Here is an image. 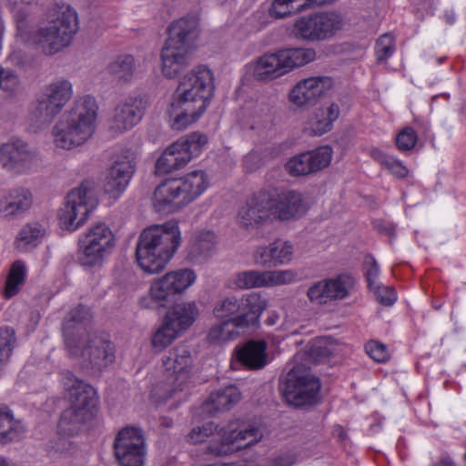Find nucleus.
Listing matches in <instances>:
<instances>
[{"label": "nucleus", "instance_id": "obj_15", "mask_svg": "<svg viewBox=\"0 0 466 466\" xmlns=\"http://www.w3.org/2000/svg\"><path fill=\"white\" fill-rule=\"evenodd\" d=\"M219 440H211L206 448V453L216 457L226 456L236 451L258 443L263 437L258 427L248 426L240 429L228 425V430L218 429Z\"/></svg>", "mask_w": 466, "mask_h": 466}, {"label": "nucleus", "instance_id": "obj_38", "mask_svg": "<svg viewBox=\"0 0 466 466\" xmlns=\"http://www.w3.org/2000/svg\"><path fill=\"white\" fill-rule=\"evenodd\" d=\"M108 72L116 79L123 82H128L132 79L136 64L133 56H118L109 66Z\"/></svg>", "mask_w": 466, "mask_h": 466}, {"label": "nucleus", "instance_id": "obj_41", "mask_svg": "<svg viewBox=\"0 0 466 466\" xmlns=\"http://www.w3.org/2000/svg\"><path fill=\"white\" fill-rule=\"evenodd\" d=\"M325 279L332 300L346 299L355 286L354 278L350 274H339Z\"/></svg>", "mask_w": 466, "mask_h": 466}, {"label": "nucleus", "instance_id": "obj_30", "mask_svg": "<svg viewBox=\"0 0 466 466\" xmlns=\"http://www.w3.org/2000/svg\"><path fill=\"white\" fill-rule=\"evenodd\" d=\"M242 394L235 385H228L210 393L202 404L203 411L215 415L220 411L230 410L240 401Z\"/></svg>", "mask_w": 466, "mask_h": 466}, {"label": "nucleus", "instance_id": "obj_31", "mask_svg": "<svg viewBox=\"0 0 466 466\" xmlns=\"http://www.w3.org/2000/svg\"><path fill=\"white\" fill-rule=\"evenodd\" d=\"M33 204V195L25 187L11 189L0 202V211L6 216H19L27 211Z\"/></svg>", "mask_w": 466, "mask_h": 466}, {"label": "nucleus", "instance_id": "obj_45", "mask_svg": "<svg viewBox=\"0 0 466 466\" xmlns=\"http://www.w3.org/2000/svg\"><path fill=\"white\" fill-rule=\"evenodd\" d=\"M180 333L163 319L162 325L152 337V346L155 349L163 350L170 345Z\"/></svg>", "mask_w": 466, "mask_h": 466}, {"label": "nucleus", "instance_id": "obj_3", "mask_svg": "<svg viewBox=\"0 0 466 466\" xmlns=\"http://www.w3.org/2000/svg\"><path fill=\"white\" fill-rule=\"evenodd\" d=\"M213 74L199 66L186 74L173 95L169 116H200L213 96Z\"/></svg>", "mask_w": 466, "mask_h": 466}, {"label": "nucleus", "instance_id": "obj_12", "mask_svg": "<svg viewBox=\"0 0 466 466\" xmlns=\"http://www.w3.org/2000/svg\"><path fill=\"white\" fill-rule=\"evenodd\" d=\"M196 279L197 275L193 269L169 271L151 283L149 295L154 305L147 303V299H142L140 303L147 308L166 307L177 295L187 289Z\"/></svg>", "mask_w": 466, "mask_h": 466}, {"label": "nucleus", "instance_id": "obj_36", "mask_svg": "<svg viewBox=\"0 0 466 466\" xmlns=\"http://www.w3.org/2000/svg\"><path fill=\"white\" fill-rule=\"evenodd\" d=\"M26 276L27 268L25 263L23 260L13 262L6 276L3 297L5 299H10L17 295L25 282Z\"/></svg>", "mask_w": 466, "mask_h": 466}, {"label": "nucleus", "instance_id": "obj_48", "mask_svg": "<svg viewBox=\"0 0 466 466\" xmlns=\"http://www.w3.org/2000/svg\"><path fill=\"white\" fill-rule=\"evenodd\" d=\"M309 299L318 305H325L332 301L326 279H322L311 285L307 291Z\"/></svg>", "mask_w": 466, "mask_h": 466}, {"label": "nucleus", "instance_id": "obj_55", "mask_svg": "<svg viewBox=\"0 0 466 466\" xmlns=\"http://www.w3.org/2000/svg\"><path fill=\"white\" fill-rule=\"evenodd\" d=\"M380 304L390 307L392 306L398 299L396 290L391 287L379 286L372 289Z\"/></svg>", "mask_w": 466, "mask_h": 466}, {"label": "nucleus", "instance_id": "obj_50", "mask_svg": "<svg viewBox=\"0 0 466 466\" xmlns=\"http://www.w3.org/2000/svg\"><path fill=\"white\" fill-rule=\"evenodd\" d=\"M395 142L400 151H410L418 142L417 132L412 127H406L398 133Z\"/></svg>", "mask_w": 466, "mask_h": 466}, {"label": "nucleus", "instance_id": "obj_20", "mask_svg": "<svg viewBox=\"0 0 466 466\" xmlns=\"http://www.w3.org/2000/svg\"><path fill=\"white\" fill-rule=\"evenodd\" d=\"M270 193L260 190L247 198L237 215L238 225L253 230L270 220Z\"/></svg>", "mask_w": 466, "mask_h": 466}, {"label": "nucleus", "instance_id": "obj_53", "mask_svg": "<svg viewBox=\"0 0 466 466\" xmlns=\"http://www.w3.org/2000/svg\"><path fill=\"white\" fill-rule=\"evenodd\" d=\"M364 349L366 353L376 362H386L390 358L387 346L377 340L368 341Z\"/></svg>", "mask_w": 466, "mask_h": 466}, {"label": "nucleus", "instance_id": "obj_62", "mask_svg": "<svg viewBox=\"0 0 466 466\" xmlns=\"http://www.w3.org/2000/svg\"><path fill=\"white\" fill-rule=\"evenodd\" d=\"M198 118H168V126L174 131L180 132L187 129Z\"/></svg>", "mask_w": 466, "mask_h": 466}, {"label": "nucleus", "instance_id": "obj_56", "mask_svg": "<svg viewBox=\"0 0 466 466\" xmlns=\"http://www.w3.org/2000/svg\"><path fill=\"white\" fill-rule=\"evenodd\" d=\"M293 4L290 0H274L271 4L268 12L273 18H284L290 15L292 11L290 6Z\"/></svg>", "mask_w": 466, "mask_h": 466}, {"label": "nucleus", "instance_id": "obj_24", "mask_svg": "<svg viewBox=\"0 0 466 466\" xmlns=\"http://www.w3.org/2000/svg\"><path fill=\"white\" fill-rule=\"evenodd\" d=\"M33 155L27 143L14 139L0 145V166L13 173H23L31 165Z\"/></svg>", "mask_w": 466, "mask_h": 466}, {"label": "nucleus", "instance_id": "obj_52", "mask_svg": "<svg viewBox=\"0 0 466 466\" xmlns=\"http://www.w3.org/2000/svg\"><path fill=\"white\" fill-rule=\"evenodd\" d=\"M272 247L277 248L274 252L276 267L287 264L292 259L293 247L289 242L278 239L272 242Z\"/></svg>", "mask_w": 466, "mask_h": 466}, {"label": "nucleus", "instance_id": "obj_34", "mask_svg": "<svg viewBox=\"0 0 466 466\" xmlns=\"http://www.w3.org/2000/svg\"><path fill=\"white\" fill-rule=\"evenodd\" d=\"M25 432L22 421L15 420L13 412L7 408H0V443L18 441Z\"/></svg>", "mask_w": 466, "mask_h": 466}, {"label": "nucleus", "instance_id": "obj_11", "mask_svg": "<svg viewBox=\"0 0 466 466\" xmlns=\"http://www.w3.org/2000/svg\"><path fill=\"white\" fill-rule=\"evenodd\" d=\"M97 205L94 191L82 183L67 194L65 206L58 212L60 225L67 230H76L86 223Z\"/></svg>", "mask_w": 466, "mask_h": 466}, {"label": "nucleus", "instance_id": "obj_25", "mask_svg": "<svg viewBox=\"0 0 466 466\" xmlns=\"http://www.w3.org/2000/svg\"><path fill=\"white\" fill-rule=\"evenodd\" d=\"M90 317V309L79 304L69 311L63 322L65 346L69 356L77 355L79 351L80 334L84 322Z\"/></svg>", "mask_w": 466, "mask_h": 466}, {"label": "nucleus", "instance_id": "obj_27", "mask_svg": "<svg viewBox=\"0 0 466 466\" xmlns=\"http://www.w3.org/2000/svg\"><path fill=\"white\" fill-rule=\"evenodd\" d=\"M135 167L128 159L116 161L106 177L104 189L113 198H119L127 187L134 174Z\"/></svg>", "mask_w": 466, "mask_h": 466}, {"label": "nucleus", "instance_id": "obj_29", "mask_svg": "<svg viewBox=\"0 0 466 466\" xmlns=\"http://www.w3.org/2000/svg\"><path fill=\"white\" fill-rule=\"evenodd\" d=\"M267 343L264 340H249L235 348L233 356L240 365L248 370H260L267 364Z\"/></svg>", "mask_w": 466, "mask_h": 466}, {"label": "nucleus", "instance_id": "obj_23", "mask_svg": "<svg viewBox=\"0 0 466 466\" xmlns=\"http://www.w3.org/2000/svg\"><path fill=\"white\" fill-rule=\"evenodd\" d=\"M307 204L301 193L283 190L275 196L270 194V212L275 218L286 221L299 218L307 212Z\"/></svg>", "mask_w": 466, "mask_h": 466}, {"label": "nucleus", "instance_id": "obj_43", "mask_svg": "<svg viewBox=\"0 0 466 466\" xmlns=\"http://www.w3.org/2000/svg\"><path fill=\"white\" fill-rule=\"evenodd\" d=\"M16 342L15 330L11 328H0V370L7 365Z\"/></svg>", "mask_w": 466, "mask_h": 466}, {"label": "nucleus", "instance_id": "obj_57", "mask_svg": "<svg viewBox=\"0 0 466 466\" xmlns=\"http://www.w3.org/2000/svg\"><path fill=\"white\" fill-rule=\"evenodd\" d=\"M350 107V98L349 96L338 98L336 101L331 102L327 107V115L328 116H339L340 115H346L348 114Z\"/></svg>", "mask_w": 466, "mask_h": 466}, {"label": "nucleus", "instance_id": "obj_60", "mask_svg": "<svg viewBox=\"0 0 466 466\" xmlns=\"http://www.w3.org/2000/svg\"><path fill=\"white\" fill-rule=\"evenodd\" d=\"M380 276V267L377 261L372 258L371 263L370 264L367 271L365 273L366 280L368 282V287L370 290L376 289V287L380 286L378 282Z\"/></svg>", "mask_w": 466, "mask_h": 466}, {"label": "nucleus", "instance_id": "obj_35", "mask_svg": "<svg viewBox=\"0 0 466 466\" xmlns=\"http://www.w3.org/2000/svg\"><path fill=\"white\" fill-rule=\"evenodd\" d=\"M284 75L278 52L266 54L258 61L254 68V76L259 81H271Z\"/></svg>", "mask_w": 466, "mask_h": 466}, {"label": "nucleus", "instance_id": "obj_47", "mask_svg": "<svg viewBox=\"0 0 466 466\" xmlns=\"http://www.w3.org/2000/svg\"><path fill=\"white\" fill-rule=\"evenodd\" d=\"M395 52V39L390 33L380 35L375 45V54L378 63L389 59Z\"/></svg>", "mask_w": 466, "mask_h": 466}, {"label": "nucleus", "instance_id": "obj_54", "mask_svg": "<svg viewBox=\"0 0 466 466\" xmlns=\"http://www.w3.org/2000/svg\"><path fill=\"white\" fill-rule=\"evenodd\" d=\"M277 248L272 247V243L268 246L258 247L255 252V261L263 267H276L274 259V252Z\"/></svg>", "mask_w": 466, "mask_h": 466}, {"label": "nucleus", "instance_id": "obj_63", "mask_svg": "<svg viewBox=\"0 0 466 466\" xmlns=\"http://www.w3.org/2000/svg\"><path fill=\"white\" fill-rule=\"evenodd\" d=\"M8 59L13 65L22 68L25 67L29 62L28 56L22 50H14L9 55Z\"/></svg>", "mask_w": 466, "mask_h": 466}, {"label": "nucleus", "instance_id": "obj_10", "mask_svg": "<svg viewBox=\"0 0 466 466\" xmlns=\"http://www.w3.org/2000/svg\"><path fill=\"white\" fill-rule=\"evenodd\" d=\"M162 366L170 384L165 399H169L177 391L186 390L191 381L194 359L189 346L179 343L171 348L162 357Z\"/></svg>", "mask_w": 466, "mask_h": 466}, {"label": "nucleus", "instance_id": "obj_8", "mask_svg": "<svg viewBox=\"0 0 466 466\" xmlns=\"http://www.w3.org/2000/svg\"><path fill=\"white\" fill-rule=\"evenodd\" d=\"M79 263L86 269L99 268L116 245L111 228L104 222L90 227L80 238Z\"/></svg>", "mask_w": 466, "mask_h": 466}, {"label": "nucleus", "instance_id": "obj_39", "mask_svg": "<svg viewBox=\"0 0 466 466\" xmlns=\"http://www.w3.org/2000/svg\"><path fill=\"white\" fill-rule=\"evenodd\" d=\"M217 237L211 230L197 232L190 245V253L194 257H208L216 247Z\"/></svg>", "mask_w": 466, "mask_h": 466}, {"label": "nucleus", "instance_id": "obj_4", "mask_svg": "<svg viewBox=\"0 0 466 466\" xmlns=\"http://www.w3.org/2000/svg\"><path fill=\"white\" fill-rule=\"evenodd\" d=\"M208 185V175L202 170H195L180 177L165 179L154 191V209L158 213H174L200 197Z\"/></svg>", "mask_w": 466, "mask_h": 466}, {"label": "nucleus", "instance_id": "obj_7", "mask_svg": "<svg viewBox=\"0 0 466 466\" xmlns=\"http://www.w3.org/2000/svg\"><path fill=\"white\" fill-rule=\"evenodd\" d=\"M344 19L333 11H319L297 18L292 25L291 35L305 43H319L331 39L342 30Z\"/></svg>", "mask_w": 466, "mask_h": 466}, {"label": "nucleus", "instance_id": "obj_6", "mask_svg": "<svg viewBox=\"0 0 466 466\" xmlns=\"http://www.w3.org/2000/svg\"><path fill=\"white\" fill-rule=\"evenodd\" d=\"M72 385L69 388L71 405L60 417L58 427L68 434H73L77 426L94 418L97 411L96 390L88 383L71 374Z\"/></svg>", "mask_w": 466, "mask_h": 466}, {"label": "nucleus", "instance_id": "obj_21", "mask_svg": "<svg viewBox=\"0 0 466 466\" xmlns=\"http://www.w3.org/2000/svg\"><path fill=\"white\" fill-rule=\"evenodd\" d=\"M296 279V274L290 269L258 271L248 270L236 275L235 284L239 289H253L289 284Z\"/></svg>", "mask_w": 466, "mask_h": 466}, {"label": "nucleus", "instance_id": "obj_61", "mask_svg": "<svg viewBox=\"0 0 466 466\" xmlns=\"http://www.w3.org/2000/svg\"><path fill=\"white\" fill-rule=\"evenodd\" d=\"M385 168L399 178H405L409 175V169L407 167L400 159L394 157H392Z\"/></svg>", "mask_w": 466, "mask_h": 466}, {"label": "nucleus", "instance_id": "obj_59", "mask_svg": "<svg viewBox=\"0 0 466 466\" xmlns=\"http://www.w3.org/2000/svg\"><path fill=\"white\" fill-rule=\"evenodd\" d=\"M297 461V456L292 451H285L272 455L268 466H292Z\"/></svg>", "mask_w": 466, "mask_h": 466}, {"label": "nucleus", "instance_id": "obj_37", "mask_svg": "<svg viewBox=\"0 0 466 466\" xmlns=\"http://www.w3.org/2000/svg\"><path fill=\"white\" fill-rule=\"evenodd\" d=\"M148 106V99L145 96H129L116 106L115 116H143Z\"/></svg>", "mask_w": 466, "mask_h": 466}, {"label": "nucleus", "instance_id": "obj_17", "mask_svg": "<svg viewBox=\"0 0 466 466\" xmlns=\"http://www.w3.org/2000/svg\"><path fill=\"white\" fill-rule=\"evenodd\" d=\"M81 356L83 365L94 371H101L116 360V347L106 334L90 336L86 346L79 340V351L74 357Z\"/></svg>", "mask_w": 466, "mask_h": 466}, {"label": "nucleus", "instance_id": "obj_49", "mask_svg": "<svg viewBox=\"0 0 466 466\" xmlns=\"http://www.w3.org/2000/svg\"><path fill=\"white\" fill-rule=\"evenodd\" d=\"M141 118H106L108 136L115 137L137 126Z\"/></svg>", "mask_w": 466, "mask_h": 466}, {"label": "nucleus", "instance_id": "obj_58", "mask_svg": "<svg viewBox=\"0 0 466 466\" xmlns=\"http://www.w3.org/2000/svg\"><path fill=\"white\" fill-rule=\"evenodd\" d=\"M18 86V77L10 70L0 66V88L5 91H14Z\"/></svg>", "mask_w": 466, "mask_h": 466}, {"label": "nucleus", "instance_id": "obj_28", "mask_svg": "<svg viewBox=\"0 0 466 466\" xmlns=\"http://www.w3.org/2000/svg\"><path fill=\"white\" fill-rule=\"evenodd\" d=\"M198 22L194 17H182L172 22L167 27L165 43L193 50L194 41L198 36Z\"/></svg>", "mask_w": 466, "mask_h": 466}, {"label": "nucleus", "instance_id": "obj_13", "mask_svg": "<svg viewBox=\"0 0 466 466\" xmlns=\"http://www.w3.org/2000/svg\"><path fill=\"white\" fill-rule=\"evenodd\" d=\"M320 386L319 378L303 366H295L288 373L284 396L288 402L296 407L312 405L318 400Z\"/></svg>", "mask_w": 466, "mask_h": 466}, {"label": "nucleus", "instance_id": "obj_40", "mask_svg": "<svg viewBox=\"0 0 466 466\" xmlns=\"http://www.w3.org/2000/svg\"><path fill=\"white\" fill-rule=\"evenodd\" d=\"M224 320H220L218 324H216L210 328L207 335V341L209 344L222 345L229 341L235 340L239 336V330L241 329H236Z\"/></svg>", "mask_w": 466, "mask_h": 466}, {"label": "nucleus", "instance_id": "obj_9", "mask_svg": "<svg viewBox=\"0 0 466 466\" xmlns=\"http://www.w3.org/2000/svg\"><path fill=\"white\" fill-rule=\"evenodd\" d=\"M208 144V137L193 132L167 147L156 162V172L168 174L184 167L193 157L198 156Z\"/></svg>", "mask_w": 466, "mask_h": 466}, {"label": "nucleus", "instance_id": "obj_64", "mask_svg": "<svg viewBox=\"0 0 466 466\" xmlns=\"http://www.w3.org/2000/svg\"><path fill=\"white\" fill-rule=\"evenodd\" d=\"M431 466H460V464L451 453L442 451Z\"/></svg>", "mask_w": 466, "mask_h": 466}, {"label": "nucleus", "instance_id": "obj_32", "mask_svg": "<svg viewBox=\"0 0 466 466\" xmlns=\"http://www.w3.org/2000/svg\"><path fill=\"white\" fill-rule=\"evenodd\" d=\"M198 309L194 301L176 304L169 309L164 319L179 333L187 330L198 316Z\"/></svg>", "mask_w": 466, "mask_h": 466}, {"label": "nucleus", "instance_id": "obj_46", "mask_svg": "<svg viewBox=\"0 0 466 466\" xmlns=\"http://www.w3.org/2000/svg\"><path fill=\"white\" fill-rule=\"evenodd\" d=\"M214 433L220 434L218 425L214 422H207L201 426L194 427L187 434V441L190 444H199L205 442Z\"/></svg>", "mask_w": 466, "mask_h": 466}, {"label": "nucleus", "instance_id": "obj_18", "mask_svg": "<svg viewBox=\"0 0 466 466\" xmlns=\"http://www.w3.org/2000/svg\"><path fill=\"white\" fill-rule=\"evenodd\" d=\"M72 94V84L68 80L60 79L53 82L32 104L31 112L35 116H56L69 101Z\"/></svg>", "mask_w": 466, "mask_h": 466}, {"label": "nucleus", "instance_id": "obj_14", "mask_svg": "<svg viewBox=\"0 0 466 466\" xmlns=\"http://www.w3.org/2000/svg\"><path fill=\"white\" fill-rule=\"evenodd\" d=\"M114 451L120 466H144L147 449L142 429L135 426L122 428L115 438Z\"/></svg>", "mask_w": 466, "mask_h": 466}, {"label": "nucleus", "instance_id": "obj_33", "mask_svg": "<svg viewBox=\"0 0 466 466\" xmlns=\"http://www.w3.org/2000/svg\"><path fill=\"white\" fill-rule=\"evenodd\" d=\"M284 75L296 67L303 66L316 58L314 48H287L278 51Z\"/></svg>", "mask_w": 466, "mask_h": 466}, {"label": "nucleus", "instance_id": "obj_44", "mask_svg": "<svg viewBox=\"0 0 466 466\" xmlns=\"http://www.w3.org/2000/svg\"><path fill=\"white\" fill-rule=\"evenodd\" d=\"M98 109L96 98L86 95L75 100L70 115L72 116H97Z\"/></svg>", "mask_w": 466, "mask_h": 466}, {"label": "nucleus", "instance_id": "obj_2", "mask_svg": "<svg viewBox=\"0 0 466 466\" xmlns=\"http://www.w3.org/2000/svg\"><path fill=\"white\" fill-rule=\"evenodd\" d=\"M181 242V232L176 219L146 228L137 243V265L147 273H159L174 257Z\"/></svg>", "mask_w": 466, "mask_h": 466}, {"label": "nucleus", "instance_id": "obj_19", "mask_svg": "<svg viewBox=\"0 0 466 466\" xmlns=\"http://www.w3.org/2000/svg\"><path fill=\"white\" fill-rule=\"evenodd\" d=\"M332 157L333 149L330 146H320L293 156L285 164V168L291 177H306L328 167Z\"/></svg>", "mask_w": 466, "mask_h": 466}, {"label": "nucleus", "instance_id": "obj_26", "mask_svg": "<svg viewBox=\"0 0 466 466\" xmlns=\"http://www.w3.org/2000/svg\"><path fill=\"white\" fill-rule=\"evenodd\" d=\"M192 50L165 43L161 50V70L167 78L176 77L191 63Z\"/></svg>", "mask_w": 466, "mask_h": 466}, {"label": "nucleus", "instance_id": "obj_51", "mask_svg": "<svg viewBox=\"0 0 466 466\" xmlns=\"http://www.w3.org/2000/svg\"><path fill=\"white\" fill-rule=\"evenodd\" d=\"M336 118H309L304 127V132L309 136H322L330 131Z\"/></svg>", "mask_w": 466, "mask_h": 466}, {"label": "nucleus", "instance_id": "obj_42", "mask_svg": "<svg viewBox=\"0 0 466 466\" xmlns=\"http://www.w3.org/2000/svg\"><path fill=\"white\" fill-rule=\"evenodd\" d=\"M46 230L38 222H31L25 225L19 232L18 240L28 248H35L44 239Z\"/></svg>", "mask_w": 466, "mask_h": 466}, {"label": "nucleus", "instance_id": "obj_16", "mask_svg": "<svg viewBox=\"0 0 466 466\" xmlns=\"http://www.w3.org/2000/svg\"><path fill=\"white\" fill-rule=\"evenodd\" d=\"M96 118H61L53 127L56 147L71 150L85 144L95 133Z\"/></svg>", "mask_w": 466, "mask_h": 466}, {"label": "nucleus", "instance_id": "obj_5", "mask_svg": "<svg viewBox=\"0 0 466 466\" xmlns=\"http://www.w3.org/2000/svg\"><path fill=\"white\" fill-rule=\"evenodd\" d=\"M268 307L267 299L258 292L241 297L228 296L218 300L213 308V315L218 320L231 323L236 329L258 328L260 317Z\"/></svg>", "mask_w": 466, "mask_h": 466}, {"label": "nucleus", "instance_id": "obj_1", "mask_svg": "<svg viewBox=\"0 0 466 466\" xmlns=\"http://www.w3.org/2000/svg\"><path fill=\"white\" fill-rule=\"evenodd\" d=\"M23 6L9 3L15 37L46 56L68 46L78 30L74 8L54 0H20Z\"/></svg>", "mask_w": 466, "mask_h": 466}, {"label": "nucleus", "instance_id": "obj_22", "mask_svg": "<svg viewBox=\"0 0 466 466\" xmlns=\"http://www.w3.org/2000/svg\"><path fill=\"white\" fill-rule=\"evenodd\" d=\"M329 76H316L302 79L296 84L289 94L290 101L299 106L315 105L332 86Z\"/></svg>", "mask_w": 466, "mask_h": 466}]
</instances>
